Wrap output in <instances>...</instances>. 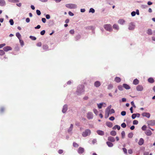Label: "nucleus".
Returning a JSON list of instances; mask_svg holds the SVG:
<instances>
[{
  "label": "nucleus",
  "mask_w": 155,
  "mask_h": 155,
  "mask_svg": "<svg viewBox=\"0 0 155 155\" xmlns=\"http://www.w3.org/2000/svg\"><path fill=\"white\" fill-rule=\"evenodd\" d=\"M84 86L83 85H79L77 88L76 91V94L78 95H80L83 94L84 91Z\"/></svg>",
  "instance_id": "1"
},
{
  "label": "nucleus",
  "mask_w": 155,
  "mask_h": 155,
  "mask_svg": "<svg viewBox=\"0 0 155 155\" xmlns=\"http://www.w3.org/2000/svg\"><path fill=\"white\" fill-rule=\"evenodd\" d=\"M104 29L108 31L111 32L113 29L111 25L110 24H106L104 26Z\"/></svg>",
  "instance_id": "2"
},
{
  "label": "nucleus",
  "mask_w": 155,
  "mask_h": 155,
  "mask_svg": "<svg viewBox=\"0 0 155 155\" xmlns=\"http://www.w3.org/2000/svg\"><path fill=\"white\" fill-rule=\"evenodd\" d=\"M91 134V131L89 129H87L83 132L82 134V135L84 137H86L89 135Z\"/></svg>",
  "instance_id": "3"
},
{
  "label": "nucleus",
  "mask_w": 155,
  "mask_h": 155,
  "mask_svg": "<svg viewBox=\"0 0 155 155\" xmlns=\"http://www.w3.org/2000/svg\"><path fill=\"white\" fill-rule=\"evenodd\" d=\"M135 27V23L133 22H131L128 25V29L130 30H134Z\"/></svg>",
  "instance_id": "4"
},
{
  "label": "nucleus",
  "mask_w": 155,
  "mask_h": 155,
  "mask_svg": "<svg viewBox=\"0 0 155 155\" xmlns=\"http://www.w3.org/2000/svg\"><path fill=\"white\" fill-rule=\"evenodd\" d=\"M147 123L148 126H154L155 125V120H151L147 121Z\"/></svg>",
  "instance_id": "5"
},
{
  "label": "nucleus",
  "mask_w": 155,
  "mask_h": 155,
  "mask_svg": "<svg viewBox=\"0 0 155 155\" xmlns=\"http://www.w3.org/2000/svg\"><path fill=\"white\" fill-rule=\"evenodd\" d=\"M87 117L88 119H91L93 117V115L92 113L89 112L87 114Z\"/></svg>",
  "instance_id": "6"
},
{
  "label": "nucleus",
  "mask_w": 155,
  "mask_h": 155,
  "mask_svg": "<svg viewBox=\"0 0 155 155\" xmlns=\"http://www.w3.org/2000/svg\"><path fill=\"white\" fill-rule=\"evenodd\" d=\"M136 89L138 91H142L143 90V88L141 85H139L137 87Z\"/></svg>",
  "instance_id": "7"
},
{
  "label": "nucleus",
  "mask_w": 155,
  "mask_h": 155,
  "mask_svg": "<svg viewBox=\"0 0 155 155\" xmlns=\"http://www.w3.org/2000/svg\"><path fill=\"white\" fill-rule=\"evenodd\" d=\"M142 115L143 117H145L148 118H150V114L149 113L144 112L142 114Z\"/></svg>",
  "instance_id": "8"
},
{
  "label": "nucleus",
  "mask_w": 155,
  "mask_h": 155,
  "mask_svg": "<svg viewBox=\"0 0 155 155\" xmlns=\"http://www.w3.org/2000/svg\"><path fill=\"white\" fill-rule=\"evenodd\" d=\"M145 134L147 136H150L152 133L150 130L148 129L145 132Z\"/></svg>",
  "instance_id": "9"
},
{
  "label": "nucleus",
  "mask_w": 155,
  "mask_h": 155,
  "mask_svg": "<svg viewBox=\"0 0 155 155\" xmlns=\"http://www.w3.org/2000/svg\"><path fill=\"white\" fill-rule=\"evenodd\" d=\"M68 106L67 104H65L63 107V108L62 109V112L63 113H66L67 110L68 109Z\"/></svg>",
  "instance_id": "10"
},
{
  "label": "nucleus",
  "mask_w": 155,
  "mask_h": 155,
  "mask_svg": "<svg viewBox=\"0 0 155 155\" xmlns=\"http://www.w3.org/2000/svg\"><path fill=\"white\" fill-rule=\"evenodd\" d=\"M3 50L4 51L7 52L8 51L11 50L12 49V48L9 46H7L4 47L3 48Z\"/></svg>",
  "instance_id": "11"
},
{
  "label": "nucleus",
  "mask_w": 155,
  "mask_h": 155,
  "mask_svg": "<svg viewBox=\"0 0 155 155\" xmlns=\"http://www.w3.org/2000/svg\"><path fill=\"white\" fill-rule=\"evenodd\" d=\"M6 5V2L5 0H0V6L4 7Z\"/></svg>",
  "instance_id": "12"
},
{
  "label": "nucleus",
  "mask_w": 155,
  "mask_h": 155,
  "mask_svg": "<svg viewBox=\"0 0 155 155\" xmlns=\"http://www.w3.org/2000/svg\"><path fill=\"white\" fill-rule=\"evenodd\" d=\"M77 7V6L76 5L72 4H68V8L73 9L76 8Z\"/></svg>",
  "instance_id": "13"
},
{
  "label": "nucleus",
  "mask_w": 155,
  "mask_h": 155,
  "mask_svg": "<svg viewBox=\"0 0 155 155\" xmlns=\"http://www.w3.org/2000/svg\"><path fill=\"white\" fill-rule=\"evenodd\" d=\"M101 85L100 82L97 81L94 83V86L96 87H98Z\"/></svg>",
  "instance_id": "14"
},
{
  "label": "nucleus",
  "mask_w": 155,
  "mask_h": 155,
  "mask_svg": "<svg viewBox=\"0 0 155 155\" xmlns=\"http://www.w3.org/2000/svg\"><path fill=\"white\" fill-rule=\"evenodd\" d=\"M84 148L81 147H80L78 150V153L79 154H82L84 153Z\"/></svg>",
  "instance_id": "15"
},
{
  "label": "nucleus",
  "mask_w": 155,
  "mask_h": 155,
  "mask_svg": "<svg viewBox=\"0 0 155 155\" xmlns=\"http://www.w3.org/2000/svg\"><path fill=\"white\" fill-rule=\"evenodd\" d=\"M108 140L111 142H114L115 141L114 138L111 136L109 137H108Z\"/></svg>",
  "instance_id": "16"
},
{
  "label": "nucleus",
  "mask_w": 155,
  "mask_h": 155,
  "mask_svg": "<svg viewBox=\"0 0 155 155\" xmlns=\"http://www.w3.org/2000/svg\"><path fill=\"white\" fill-rule=\"evenodd\" d=\"M104 104L105 105L104 106V107H105L106 106V104L104 103H101L97 104V107L99 109H101L102 108V106L103 104Z\"/></svg>",
  "instance_id": "17"
},
{
  "label": "nucleus",
  "mask_w": 155,
  "mask_h": 155,
  "mask_svg": "<svg viewBox=\"0 0 155 155\" xmlns=\"http://www.w3.org/2000/svg\"><path fill=\"white\" fill-rule=\"evenodd\" d=\"M97 133L100 135L103 136L104 135V132L103 131L101 130H97Z\"/></svg>",
  "instance_id": "18"
},
{
  "label": "nucleus",
  "mask_w": 155,
  "mask_h": 155,
  "mask_svg": "<svg viewBox=\"0 0 155 155\" xmlns=\"http://www.w3.org/2000/svg\"><path fill=\"white\" fill-rule=\"evenodd\" d=\"M144 143V140L142 138H141L140 139L138 143L140 145H142Z\"/></svg>",
  "instance_id": "19"
},
{
  "label": "nucleus",
  "mask_w": 155,
  "mask_h": 155,
  "mask_svg": "<svg viewBox=\"0 0 155 155\" xmlns=\"http://www.w3.org/2000/svg\"><path fill=\"white\" fill-rule=\"evenodd\" d=\"M125 21H124V20L123 19H119L118 21V23L122 25H123L125 23Z\"/></svg>",
  "instance_id": "20"
},
{
  "label": "nucleus",
  "mask_w": 155,
  "mask_h": 155,
  "mask_svg": "<svg viewBox=\"0 0 155 155\" xmlns=\"http://www.w3.org/2000/svg\"><path fill=\"white\" fill-rule=\"evenodd\" d=\"M106 125L109 127H111L113 126L112 123L111 122L109 121L106 122Z\"/></svg>",
  "instance_id": "21"
},
{
  "label": "nucleus",
  "mask_w": 155,
  "mask_h": 155,
  "mask_svg": "<svg viewBox=\"0 0 155 155\" xmlns=\"http://www.w3.org/2000/svg\"><path fill=\"white\" fill-rule=\"evenodd\" d=\"M123 87L126 89H130V86L128 84H123Z\"/></svg>",
  "instance_id": "22"
},
{
  "label": "nucleus",
  "mask_w": 155,
  "mask_h": 155,
  "mask_svg": "<svg viewBox=\"0 0 155 155\" xmlns=\"http://www.w3.org/2000/svg\"><path fill=\"white\" fill-rule=\"evenodd\" d=\"M106 143L107 146L109 147H112L113 146V144L110 141H107Z\"/></svg>",
  "instance_id": "23"
},
{
  "label": "nucleus",
  "mask_w": 155,
  "mask_h": 155,
  "mask_svg": "<svg viewBox=\"0 0 155 155\" xmlns=\"http://www.w3.org/2000/svg\"><path fill=\"white\" fill-rule=\"evenodd\" d=\"M139 83V81L137 79H135L133 82V84L135 85H137Z\"/></svg>",
  "instance_id": "24"
},
{
  "label": "nucleus",
  "mask_w": 155,
  "mask_h": 155,
  "mask_svg": "<svg viewBox=\"0 0 155 155\" xmlns=\"http://www.w3.org/2000/svg\"><path fill=\"white\" fill-rule=\"evenodd\" d=\"M43 48L45 51L48 50V46L47 45H44L43 46Z\"/></svg>",
  "instance_id": "25"
},
{
  "label": "nucleus",
  "mask_w": 155,
  "mask_h": 155,
  "mask_svg": "<svg viewBox=\"0 0 155 155\" xmlns=\"http://www.w3.org/2000/svg\"><path fill=\"white\" fill-rule=\"evenodd\" d=\"M115 81L117 83H119L121 81V79L118 77H116L115 79Z\"/></svg>",
  "instance_id": "26"
},
{
  "label": "nucleus",
  "mask_w": 155,
  "mask_h": 155,
  "mask_svg": "<svg viewBox=\"0 0 155 155\" xmlns=\"http://www.w3.org/2000/svg\"><path fill=\"white\" fill-rule=\"evenodd\" d=\"M120 126L118 125H115V126H114L113 127V130H115L116 129H117L118 130H120Z\"/></svg>",
  "instance_id": "27"
},
{
  "label": "nucleus",
  "mask_w": 155,
  "mask_h": 155,
  "mask_svg": "<svg viewBox=\"0 0 155 155\" xmlns=\"http://www.w3.org/2000/svg\"><path fill=\"white\" fill-rule=\"evenodd\" d=\"M147 33L150 35L152 34V30L151 29H148L147 31Z\"/></svg>",
  "instance_id": "28"
},
{
  "label": "nucleus",
  "mask_w": 155,
  "mask_h": 155,
  "mask_svg": "<svg viewBox=\"0 0 155 155\" xmlns=\"http://www.w3.org/2000/svg\"><path fill=\"white\" fill-rule=\"evenodd\" d=\"M8 2L11 3H18L19 2V0H8Z\"/></svg>",
  "instance_id": "29"
},
{
  "label": "nucleus",
  "mask_w": 155,
  "mask_h": 155,
  "mask_svg": "<svg viewBox=\"0 0 155 155\" xmlns=\"http://www.w3.org/2000/svg\"><path fill=\"white\" fill-rule=\"evenodd\" d=\"M113 28L114 29H116L117 30H118L119 29V26L116 24L113 25Z\"/></svg>",
  "instance_id": "30"
},
{
  "label": "nucleus",
  "mask_w": 155,
  "mask_h": 155,
  "mask_svg": "<svg viewBox=\"0 0 155 155\" xmlns=\"http://www.w3.org/2000/svg\"><path fill=\"white\" fill-rule=\"evenodd\" d=\"M16 36L19 39H21V35L19 32H17L16 33Z\"/></svg>",
  "instance_id": "31"
},
{
  "label": "nucleus",
  "mask_w": 155,
  "mask_h": 155,
  "mask_svg": "<svg viewBox=\"0 0 155 155\" xmlns=\"http://www.w3.org/2000/svg\"><path fill=\"white\" fill-rule=\"evenodd\" d=\"M116 134V132L114 130H112L110 132V134L113 136H115Z\"/></svg>",
  "instance_id": "32"
},
{
  "label": "nucleus",
  "mask_w": 155,
  "mask_h": 155,
  "mask_svg": "<svg viewBox=\"0 0 155 155\" xmlns=\"http://www.w3.org/2000/svg\"><path fill=\"white\" fill-rule=\"evenodd\" d=\"M148 81L151 83H153L154 82V79L151 78H149L148 80Z\"/></svg>",
  "instance_id": "33"
},
{
  "label": "nucleus",
  "mask_w": 155,
  "mask_h": 155,
  "mask_svg": "<svg viewBox=\"0 0 155 155\" xmlns=\"http://www.w3.org/2000/svg\"><path fill=\"white\" fill-rule=\"evenodd\" d=\"M5 109L4 107H1L0 108V113L1 114L3 113L5 111Z\"/></svg>",
  "instance_id": "34"
},
{
  "label": "nucleus",
  "mask_w": 155,
  "mask_h": 155,
  "mask_svg": "<svg viewBox=\"0 0 155 155\" xmlns=\"http://www.w3.org/2000/svg\"><path fill=\"white\" fill-rule=\"evenodd\" d=\"M109 114H110V112L105 111V118H107L109 116Z\"/></svg>",
  "instance_id": "35"
},
{
  "label": "nucleus",
  "mask_w": 155,
  "mask_h": 155,
  "mask_svg": "<svg viewBox=\"0 0 155 155\" xmlns=\"http://www.w3.org/2000/svg\"><path fill=\"white\" fill-rule=\"evenodd\" d=\"M19 41L21 46L22 47L24 45V41L21 39H19Z\"/></svg>",
  "instance_id": "36"
},
{
  "label": "nucleus",
  "mask_w": 155,
  "mask_h": 155,
  "mask_svg": "<svg viewBox=\"0 0 155 155\" xmlns=\"http://www.w3.org/2000/svg\"><path fill=\"white\" fill-rule=\"evenodd\" d=\"M111 105H110V106H109L106 109L105 111L110 112V110H111L110 108H111Z\"/></svg>",
  "instance_id": "37"
},
{
  "label": "nucleus",
  "mask_w": 155,
  "mask_h": 155,
  "mask_svg": "<svg viewBox=\"0 0 155 155\" xmlns=\"http://www.w3.org/2000/svg\"><path fill=\"white\" fill-rule=\"evenodd\" d=\"M73 127V125L72 124H71L69 129H68V133L72 130Z\"/></svg>",
  "instance_id": "38"
},
{
  "label": "nucleus",
  "mask_w": 155,
  "mask_h": 155,
  "mask_svg": "<svg viewBox=\"0 0 155 155\" xmlns=\"http://www.w3.org/2000/svg\"><path fill=\"white\" fill-rule=\"evenodd\" d=\"M113 87V85L112 84H109L107 87V89L110 90Z\"/></svg>",
  "instance_id": "39"
},
{
  "label": "nucleus",
  "mask_w": 155,
  "mask_h": 155,
  "mask_svg": "<svg viewBox=\"0 0 155 155\" xmlns=\"http://www.w3.org/2000/svg\"><path fill=\"white\" fill-rule=\"evenodd\" d=\"M5 54V52L3 50H0V55H3Z\"/></svg>",
  "instance_id": "40"
},
{
  "label": "nucleus",
  "mask_w": 155,
  "mask_h": 155,
  "mask_svg": "<svg viewBox=\"0 0 155 155\" xmlns=\"http://www.w3.org/2000/svg\"><path fill=\"white\" fill-rule=\"evenodd\" d=\"M9 22L10 23V24L11 25H13L14 23V22L13 19H10V20L9 21Z\"/></svg>",
  "instance_id": "41"
},
{
  "label": "nucleus",
  "mask_w": 155,
  "mask_h": 155,
  "mask_svg": "<svg viewBox=\"0 0 155 155\" xmlns=\"http://www.w3.org/2000/svg\"><path fill=\"white\" fill-rule=\"evenodd\" d=\"M95 12V10L94 9L92 8H90L89 11V12H91L92 13H94Z\"/></svg>",
  "instance_id": "42"
},
{
  "label": "nucleus",
  "mask_w": 155,
  "mask_h": 155,
  "mask_svg": "<svg viewBox=\"0 0 155 155\" xmlns=\"http://www.w3.org/2000/svg\"><path fill=\"white\" fill-rule=\"evenodd\" d=\"M147 128V126L145 125H143L142 127V129L143 130V131H146L147 130H146Z\"/></svg>",
  "instance_id": "43"
},
{
  "label": "nucleus",
  "mask_w": 155,
  "mask_h": 155,
  "mask_svg": "<svg viewBox=\"0 0 155 155\" xmlns=\"http://www.w3.org/2000/svg\"><path fill=\"white\" fill-rule=\"evenodd\" d=\"M29 37L32 40H35L36 39V38L34 36H30Z\"/></svg>",
  "instance_id": "44"
},
{
  "label": "nucleus",
  "mask_w": 155,
  "mask_h": 155,
  "mask_svg": "<svg viewBox=\"0 0 155 155\" xmlns=\"http://www.w3.org/2000/svg\"><path fill=\"white\" fill-rule=\"evenodd\" d=\"M133 134L132 133H129L128 135V137L131 138L133 137Z\"/></svg>",
  "instance_id": "45"
},
{
  "label": "nucleus",
  "mask_w": 155,
  "mask_h": 155,
  "mask_svg": "<svg viewBox=\"0 0 155 155\" xmlns=\"http://www.w3.org/2000/svg\"><path fill=\"white\" fill-rule=\"evenodd\" d=\"M37 14L38 15H40L41 14V11L39 10H37L36 11Z\"/></svg>",
  "instance_id": "46"
},
{
  "label": "nucleus",
  "mask_w": 155,
  "mask_h": 155,
  "mask_svg": "<svg viewBox=\"0 0 155 155\" xmlns=\"http://www.w3.org/2000/svg\"><path fill=\"white\" fill-rule=\"evenodd\" d=\"M122 137L123 138L124 137L125 133L124 131H122L121 133Z\"/></svg>",
  "instance_id": "47"
},
{
  "label": "nucleus",
  "mask_w": 155,
  "mask_h": 155,
  "mask_svg": "<svg viewBox=\"0 0 155 155\" xmlns=\"http://www.w3.org/2000/svg\"><path fill=\"white\" fill-rule=\"evenodd\" d=\"M94 112V114L97 115L98 113V111L96 109H94L93 110Z\"/></svg>",
  "instance_id": "48"
},
{
  "label": "nucleus",
  "mask_w": 155,
  "mask_h": 155,
  "mask_svg": "<svg viewBox=\"0 0 155 155\" xmlns=\"http://www.w3.org/2000/svg\"><path fill=\"white\" fill-rule=\"evenodd\" d=\"M138 121L137 120H135L133 121V124L134 125H137L138 124Z\"/></svg>",
  "instance_id": "49"
},
{
  "label": "nucleus",
  "mask_w": 155,
  "mask_h": 155,
  "mask_svg": "<svg viewBox=\"0 0 155 155\" xmlns=\"http://www.w3.org/2000/svg\"><path fill=\"white\" fill-rule=\"evenodd\" d=\"M121 126L123 128H125L126 127V125L125 123H123L121 124Z\"/></svg>",
  "instance_id": "50"
},
{
  "label": "nucleus",
  "mask_w": 155,
  "mask_h": 155,
  "mask_svg": "<svg viewBox=\"0 0 155 155\" xmlns=\"http://www.w3.org/2000/svg\"><path fill=\"white\" fill-rule=\"evenodd\" d=\"M115 113V111L113 109H111L110 110V114H111L114 113Z\"/></svg>",
  "instance_id": "51"
},
{
  "label": "nucleus",
  "mask_w": 155,
  "mask_h": 155,
  "mask_svg": "<svg viewBox=\"0 0 155 155\" xmlns=\"http://www.w3.org/2000/svg\"><path fill=\"white\" fill-rule=\"evenodd\" d=\"M81 38V36L79 35H78L75 37V39L76 40H78Z\"/></svg>",
  "instance_id": "52"
},
{
  "label": "nucleus",
  "mask_w": 155,
  "mask_h": 155,
  "mask_svg": "<svg viewBox=\"0 0 155 155\" xmlns=\"http://www.w3.org/2000/svg\"><path fill=\"white\" fill-rule=\"evenodd\" d=\"M65 22L66 23V24H64V26L65 27H66L68 26V18L66 19L65 21Z\"/></svg>",
  "instance_id": "53"
},
{
  "label": "nucleus",
  "mask_w": 155,
  "mask_h": 155,
  "mask_svg": "<svg viewBox=\"0 0 155 155\" xmlns=\"http://www.w3.org/2000/svg\"><path fill=\"white\" fill-rule=\"evenodd\" d=\"M118 88L120 91H122L123 90V87L121 85H119L118 86Z\"/></svg>",
  "instance_id": "54"
},
{
  "label": "nucleus",
  "mask_w": 155,
  "mask_h": 155,
  "mask_svg": "<svg viewBox=\"0 0 155 155\" xmlns=\"http://www.w3.org/2000/svg\"><path fill=\"white\" fill-rule=\"evenodd\" d=\"M73 145L74 147H77L78 146V145L76 143L74 142L73 143Z\"/></svg>",
  "instance_id": "55"
},
{
  "label": "nucleus",
  "mask_w": 155,
  "mask_h": 155,
  "mask_svg": "<svg viewBox=\"0 0 155 155\" xmlns=\"http://www.w3.org/2000/svg\"><path fill=\"white\" fill-rule=\"evenodd\" d=\"M45 32V30H43L41 31L40 34L41 35H44Z\"/></svg>",
  "instance_id": "56"
},
{
  "label": "nucleus",
  "mask_w": 155,
  "mask_h": 155,
  "mask_svg": "<svg viewBox=\"0 0 155 155\" xmlns=\"http://www.w3.org/2000/svg\"><path fill=\"white\" fill-rule=\"evenodd\" d=\"M121 114L122 116H124L126 114V112L125 111H122L121 112Z\"/></svg>",
  "instance_id": "57"
},
{
  "label": "nucleus",
  "mask_w": 155,
  "mask_h": 155,
  "mask_svg": "<svg viewBox=\"0 0 155 155\" xmlns=\"http://www.w3.org/2000/svg\"><path fill=\"white\" fill-rule=\"evenodd\" d=\"M131 117L133 119H134L136 117L135 114H133L131 116Z\"/></svg>",
  "instance_id": "58"
},
{
  "label": "nucleus",
  "mask_w": 155,
  "mask_h": 155,
  "mask_svg": "<svg viewBox=\"0 0 155 155\" xmlns=\"http://www.w3.org/2000/svg\"><path fill=\"white\" fill-rule=\"evenodd\" d=\"M63 152V151L62 150H59L58 151V153L59 154H62Z\"/></svg>",
  "instance_id": "59"
},
{
  "label": "nucleus",
  "mask_w": 155,
  "mask_h": 155,
  "mask_svg": "<svg viewBox=\"0 0 155 155\" xmlns=\"http://www.w3.org/2000/svg\"><path fill=\"white\" fill-rule=\"evenodd\" d=\"M128 153L130 154H131L133 153V151L132 149H129L128 150Z\"/></svg>",
  "instance_id": "60"
},
{
  "label": "nucleus",
  "mask_w": 155,
  "mask_h": 155,
  "mask_svg": "<svg viewBox=\"0 0 155 155\" xmlns=\"http://www.w3.org/2000/svg\"><path fill=\"white\" fill-rule=\"evenodd\" d=\"M46 18L48 19H49L50 18V16L49 14H47L45 16Z\"/></svg>",
  "instance_id": "61"
},
{
  "label": "nucleus",
  "mask_w": 155,
  "mask_h": 155,
  "mask_svg": "<svg viewBox=\"0 0 155 155\" xmlns=\"http://www.w3.org/2000/svg\"><path fill=\"white\" fill-rule=\"evenodd\" d=\"M109 119L110 120L113 121L114 120L115 118L114 117L111 116L109 118Z\"/></svg>",
  "instance_id": "62"
},
{
  "label": "nucleus",
  "mask_w": 155,
  "mask_h": 155,
  "mask_svg": "<svg viewBox=\"0 0 155 155\" xmlns=\"http://www.w3.org/2000/svg\"><path fill=\"white\" fill-rule=\"evenodd\" d=\"M131 15L132 16H134L136 15V12L134 11H133L131 13Z\"/></svg>",
  "instance_id": "63"
},
{
  "label": "nucleus",
  "mask_w": 155,
  "mask_h": 155,
  "mask_svg": "<svg viewBox=\"0 0 155 155\" xmlns=\"http://www.w3.org/2000/svg\"><path fill=\"white\" fill-rule=\"evenodd\" d=\"M41 20H42V22L43 23H45L46 22V19L45 18H42L41 19Z\"/></svg>",
  "instance_id": "64"
}]
</instances>
